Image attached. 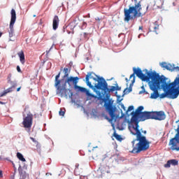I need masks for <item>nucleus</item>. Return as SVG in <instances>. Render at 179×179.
<instances>
[{"instance_id": "nucleus-1", "label": "nucleus", "mask_w": 179, "mask_h": 179, "mask_svg": "<svg viewBox=\"0 0 179 179\" xmlns=\"http://www.w3.org/2000/svg\"><path fill=\"white\" fill-rule=\"evenodd\" d=\"M146 77H141L144 82H150V89L153 92L150 95V99H177L179 95V86L173 81L171 83H167V78L164 76H159L156 72H150L145 69ZM151 79V82H150Z\"/></svg>"}, {"instance_id": "nucleus-2", "label": "nucleus", "mask_w": 179, "mask_h": 179, "mask_svg": "<svg viewBox=\"0 0 179 179\" xmlns=\"http://www.w3.org/2000/svg\"><path fill=\"white\" fill-rule=\"evenodd\" d=\"M143 110V106H139L135 112L131 113V122L136 125L132 124L131 128H133L136 132H131L132 135L136 136V138L131 141L133 150L131 151V153L135 154L141 153V152H146V150L150 148V142L146 139V136L141 134V131L139 130V120H138V118H139L140 121H146V120H143L142 119V114L144 113L142 112ZM145 113L147 112L145 111Z\"/></svg>"}, {"instance_id": "nucleus-3", "label": "nucleus", "mask_w": 179, "mask_h": 179, "mask_svg": "<svg viewBox=\"0 0 179 179\" xmlns=\"http://www.w3.org/2000/svg\"><path fill=\"white\" fill-rule=\"evenodd\" d=\"M142 5L141 4V1L136 3L134 6H130L128 8L124 9V22H129V20H134L135 17H141L142 16Z\"/></svg>"}, {"instance_id": "nucleus-4", "label": "nucleus", "mask_w": 179, "mask_h": 179, "mask_svg": "<svg viewBox=\"0 0 179 179\" xmlns=\"http://www.w3.org/2000/svg\"><path fill=\"white\" fill-rule=\"evenodd\" d=\"M101 99H99V95L98 96L97 95H96V98H94V99H98V100H102V101L104 102V107L106 110L108 111L110 117V119L109 117H106V120L109 122L113 121V120L115 118V107L113 106V103H114V101H113V100L110 99L111 95L110 94V92H108L106 94V98L103 99V95L101 94Z\"/></svg>"}, {"instance_id": "nucleus-5", "label": "nucleus", "mask_w": 179, "mask_h": 179, "mask_svg": "<svg viewBox=\"0 0 179 179\" xmlns=\"http://www.w3.org/2000/svg\"><path fill=\"white\" fill-rule=\"evenodd\" d=\"M64 83L66 84L67 83L70 87L74 86L76 90H78L79 92H82V93H85L86 96L91 97V99H97V96L90 93L89 90L78 85V83H79V77H68Z\"/></svg>"}, {"instance_id": "nucleus-6", "label": "nucleus", "mask_w": 179, "mask_h": 179, "mask_svg": "<svg viewBox=\"0 0 179 179\" xmlns=\"http://www.w3.org/2000/svg\"><path fill=\"white\" fill-rule=\"evenodd\" d=\"M141 118L144 120H155L156 121H163L166 120L164 111L144 112L141 113Z\"/></svg>"}, {"instance_id": "nucleus-7", "label": "nucleus", "mask_w": 179, "mask_h": 179, "mask_svg": "<svg viewBox=\"0 0 179 179\" xmlns=\"http://www.w3.org/2000/svg\"><path fill=\"white\" fill-rule=\"evenodd\" d=\"M143 72H145V74L143 73L141 69L133 68V73L130 76V79H132L133 78V80L129 85V88L124 90L126 93H131V92H132V86H134V83H135V75H136V77L141 79L143 82H145L142 78L148 76V74H146V70H144Z\"/></svg>"}, {"instance_id": "nucleus-8", "label": "nucleus", "mask_w": 179, "mask_h": 179, "mask_svg": "<svg viewBox=\"0 0 179 179\" xmlns=\"http://www.w3.org/2000/svg\"><path fill=\"white\" fill-rule=\"evenodd\" d=\"M177 128L176 126H173L175 132H176L174 138H172L169 143V145L171 146V150H176V152L179 151V120L176 121Z\"/></svg>"}, {"instance_id": "nucleus-9", "label": "nucleus", "mask_w": 179, "mask_h": 179, "mask_svg": "<svg viewBox=\"0 0 179 179\" xmlns=\"http://www.w3.org/2000/svg\"><path fill=\"white\" fill-rule=\"evenodd\" d=\"M98 83L94 85V87L97 89V90H103L105 93H110V92H115L116 87L111 86L110 89L108 88V84L107 81L104 79V78H98Z\"/></svg>"}, {"instance_id": "nucleus-10", "label": "nucleus", "mask_w": 179, "mask_h": 179, "mask_svg": "<svg viewBox=\"0 0 179 179\" xmlns=\"http://www.w3.org/2000/svg\"><path fill=\"white\" fill-rule=\"evenodd\" d=\"M94 75V73L93 72H88L87 75L85 77V82L87 84V86H89V87L90 89H92V90H94V93H96V96H99L98 99H101V92L99 90H97V88H96V87L93 86L92 85V83L90 82V79H93V80H94L95 82H99V78H103V77H100L99 76H96V78H94L93 76H92V75Z\"/></svg>"}, {"instance_id": "nucleus-11", "label": "nucleus", "mask_w": 179, "mask_h": 179, "mask_svg": "<svg viewBox=\"0 0 179 179\" xmlns=\"http://www.w3.org/2000/svg\"><path fill=\"white\" fill-rule=\"evenodd\" d=\"M11 19L10 22L8 34L10 38H12L13 36H15V29H13V26H15V23L16 22V10L15 9H12L10 12Z\"/></svg>"}, {"instance_id": "nucleus-12", "label": "nucleus", "mask_w": 179, "mask_h": 179, "mask_svg": "<svg viewBox=\"0 0 179 179\" xmlns=\"http://www.w3.org/2000/svg\"><path fill=\"white\" fill-rule=\"evenodd\" d=\"M22 125H24V128H27L28 129L31 128V125H33V114L28 113L27 116L24 117Z\"/></svg>"}, {"instance_id": "nucleus-13", "label": "nucleus", "mask_w": 179, "mask_h": 179, "mask_svg": "<svg viewBox=\"0 0 179 179\" xmlns=\"http://www.w3.org/2000/svg\"><path fill=\"white\" fill-rule=\"evenodd\" d=\"M56 88L57 89L58 92H59V93H61V94L65 97H68V92H71L69 89H66V83H62L61 85H59V87H57Z\"/></svg>"}, {"instance_id": "nucleus-14", "label": "nucleus", "mask_w": 179, "mask_h": 179, "mask_svg": "<svg viewBox=\"0 0 179 179\" xmlns=\"http://www.w3.org/2000/svg\"><path fill=\"white\" fill-rule=\"evenodd\" d=\"M58 26H59V17H58V15H55L52 21L53 30H57V29H58Z\"/></svg>"}, {"instance_id": "nucleus-15", "label": "nucleus", "mask_w": 179, "mask_h": 179, "mask_svg": "<svg viewBox=\"0 0 179 179\" xmlns=\"http://www.w3.org/2000/svg\"><path fill=\"white\" fill-rule=\"evenodd\" d=\"M150 31H155L156 34H158L159 31V24H157V22H155L154 24H152L149 27Z\"/></svg>"}, {"instance_id": "nucleus-16", "label": "nucleus", "mask_w": 179, "mask_h": 179, "mask_svg": "<svg viewBox=\"0 0 179 179\" xmlns=\"http://www.w3.org/2000/svg\"><path fill=\"white\" fill-rule=\"evenodd\" d=\"M178 166V160L177 159H170L169 160L166 164H165L164 167L169 168L171 166Z\"/></svg>"}, {"instance_id": "nucleus-17", "label": "nucleus", "mask_w": 179, "mask_h": 179, "mask_svg": "<svg viewBox=\"0 0 179 179\" xmlns=\"http://www.w3.org/2000/svg\"><path fill=\"white\" fill-rule=\"evenodd\" d=\"M59 76H60L59 73L55 76V87H58L59 86H61L62 83H65L63 80H58L59 79Z\"/></svg>"}, {"instance_id": "nucleus-18", "label": "nucleus", "mask_w": 179, "mask_h": 179, "mask_svg": "<svg viewBox=\"0 0 179 179\" xmlns=\"http://www.w3.org/2000/svg\"><path fill=\"white\" fill-rule=\"evenodd\" d=\"M160 66L165 68L167 71H171L173 69V65H171V64H166V62H162Z\"/></svg>"}, {"instance_id": "nucleus-19", "label": "nucleus", "mask_w": 179, "mask_h": 179, "mask_svg": "<svg viewBox=\"0 0 179 179\" xmlns=\"http://www.w3.org/2000/svg\"><path fill=\"white\" fill-rule=\"evenodd\" d=\"M18 56L20 57V61L21 64H24L25 60H24V52L23 51H21L18 53Z\"/></svg>"}, {"instance_id": "nucleus-20", "label": "nucleus", "mask_w": 179, "mask_h": 179, "mask_svg": "<svg viewBox=\"0 0 179 179\" xmlns=\"http://www.w3.org/2000/svg\"><path fill=\"white\" fill-rule=\"evenodd\" d=\"M8 83L11 85V87L8 88V89H11V92H13V89H15L17 86V83L16 81L11 80Z\"/></svg>"}, {"instance_id": "nucleus-21", "label": "nucleus", "mask_w": 179, "mask_h": 179, "mask_svg": "<svg viewBox=\"0 0 179 179\" xmlns=\"http://www.w3.org/2000/svg\"><path fill=\"white\" fill-rule=\"evenodd\" d=\"M18 171H19V174L20 176V177H22L20 179H24L26 178V174L23 173V169H22V166L20 165V166L18 167Z\"/></svg>"}, {"instance_id": "nucleus-22", "label": "nucleus", "mask_w": 179, "mask_h": 179, "mask_svg": "<svg viewBox=\"0 0 179 179\" xmlns=\"http://www.w3.org/2000/svg\"><path fill=\"white\" fill-rule=\"evenodd\" d=\"M11 92H12V88H8L2 94H0V97H3V96H6L8 93H10Z\"/></svg>"}, {"instance_id": "nucleus-23", "label": "nucleus", "mask_w": 179, "mask_h": 179, "mask_svg": "<svg viewBox=\"0 0 179 179\" xmlns=\"http://www.w3.org/2000/svg\"><path fill=\"white\" fill-rule=\"evenodd\" d=\"M64 78H69V73H70L69 69L64 68Z\"/></svg>"}, {"instance_id": "nucleus-24", "label": "nucleus", "mask_w": 179, "mask_h": 179, "mask_svg": "<svg viewBox=\"0 0 179 179\" xmlns=\"http://www.w3.org/2000/svg\"><path fill=\"white\" fill-rule=\"evenodd\" d=\"M17 157L19 159V160H21V162H26V159L23 157V155L20 152L17 153Z\"/></svg>"}, {"instance_id": "nucleus-25", "label": "nucleus", "mask_w": 179, "mask_h": 179, "mask_svg": "<svg viewBox=\"0 0 179 179\" xmlns=\"http://www.w3.org/2000/svg\"><path fill=\"white\" fill-rule=\"evenodd\" d=\"M113 136L114 138H115V139H117V141H119L120 142H121V141H122V137H121V136L117 133H114L113 134Z\"/></svg>"}, {"instance_id": "nucleus-26", "label": "nucleus", "mask_w": 179, "mask_h": 179, "mask_svg": "<svg viewBox=\"0 0 179 179\" xmlns=\"http://www.w3.org/2000/svg\"><path fill=\"white\" fill-rule=\"evenodd\" d=\"M30 139L31 141H32V142H34V143L36 145V148H41L40 143H38V141H37L36 138L30 137Z\"/></svg>"}, {"instance_id": "nucleus-27", "label": "nucleus", "mask_w": 179, "mask_h": 179, "mask_svg": "<svg viewBox=\"0 0 179 179\" xmlns=\"http://www.w3.org/2000/svg\"><path fill=\"white\" fill-rule=\"evenodd\" d=\"M12 81V73H9L7 77V83Z\"/></svg>"}, {"instance_id": "nucleus-28", "label": "nucleus", "mask_w": 179, "mask_h": 179, "mask_svg": "<svg viewBox=\"0 0 179 179\" xmlns=\"http://www.w3.org/2000/svg\"><path fill=\"white\" fill-rule=\"evenodd\" d=\"M59 115H61L62 117H64L65 115V110H62V109H60L59 112Z\"/></svg>"}, {"instance_id": "nucleus-29", "label": "nucleus", "mask_w": 179, "mask_h": 179, "mask_svg": "<svg viewBox=\"0 0 179 179\" xmlns=\"http://www.w3.org/2000/svg\"><path fill=\"white\" fill-rule=\"evenodd\" d=\"M140 132H141V135L142 136V134H144V135H146V134H148V131L146 130H143L142 129H139Z\"/></svg>"}, {"instance_id": "nucleus-30", "label": "nucleus", "mask_w": 179, "mask_h": 179, "mask_svg": "<svg viewBox=\"0 0 179 179\" xmlns=\"http://www.w3.org/2000/svg\"><path fill=\"white\" fill-rule=\"evenodd\" d=\"M171 71H176V72H179V66H173V69Z\"/></svg>"}, {"instance_id": "nucleus-31", "label": "nucleus", "mask_w": 179, "mask_h": 179, "mask_svg": "<svg viewBox=\"0 0 179 179\" xmlns=\"http://www.w3.org/2000/svg\"><path fill=\"white\" fill-rule=\"evenodd\" d=\"M132 110H134V106H130L127 109V112L132 111Z\"/></svg>"}, {"instance_id": "nucleus-32", "label": "nucleus", "mask_w": 179, "mask_h": 179, "mask_svg": "<svg viewBox=\"0 0 179 179\" xmlns=\"http://www.w3.org/2000/svg\"><path fill=\"white\" fill-rule=\"evenodd\" d=\"M17 72L22 73V70L20 69V66H17Z\"/></svg>"}, {"instance_id": "nucleus-33", "label": "nucleus", "mask_w": 179, "mask_h": 179, "mask_svg": "<svg viewBox=\"0 0 179 179\" xmlns=\"http://www.w3.org/2000/svg\"><path fill=\"white\" fill-rule=\"evenodd\" d=\"M116 90H121V87L118 86V85H116Z\"/></svg>"}, {"instance_id": "nucleus-34", "label": "nucleus", "mask_w": 179, "mask_h": 179, "mask_svg": "<svg viewBox=\"0 0 179 179\" xmlns=\"http://www.w3.org/2000/svg\"><path fill=\"white\" fill-rule=\"evenodd\" d=\"M3 177V174L2 173V171H0V178H2Z\"/></svg>"}, {"instance_id": "nucleus-35", "label": "nucleus", "mask_w": 179, "mask_h": 179, "mask_svg": "<svg viewBox=\"0 0 179 179\" xmlns=\"http://www.w3.org/2000/svg\"><path fill=\"white\" fill-rule=\"evenodd\" d=\"M20 89H22V87H20L17 89V92H20Z\"/></svg>"}, {"instance_id": "nucleus-36", "label": "nucleus", "mask_w": 179, "mask_h": 179, "mask_svg": "<svg viewBox=\"0 0 179 179\" xmlns=\"http://www.w3.org/2000/svg\"><path fill=\"white\" fill-rule=\"evenodd\" d=\"M139 30H143V27H142V26H141V27H139Z\"/></svg>"}, {"instance_id": "nucleus-37", "label": "nucleus", "mask_w": 179, "mask_h": 179, "mask_svg": "<svg viewBox=\"0 0 179 179\" xmlns=\"http://www.w3.org/2000/svg\"><path fill=\"white\" fill-rule=\"evenodd\" d=\"M13 169L16 168V166L15 165V163L12 162Z\"/></svg>"}, {"instance_id": "nucleus-38", "label": "nucleus", "mask_w": 179, "mask_h": 179, "mask_svg": "<svg viewBox=\"0 0 179 179\" xmlns=\"http://www.w3.org/2000/svg\"><path fill=\"white\" fill-rule=\"evenodd\" d=\"M96 20H98V22H100L101 19L99 17L96 18Z\"/></svg>"}, {"instance_id": "nucleus-39", "label": "nucleus", "mask_w": 179, "mask_h": 179, "mask_svg": "<svg viewBox=\"0 0 179 179\" xmlns=\"http://www.w3.org/2000/svg\"><path fill=\"white\" fill-rule=\"evenodd\" d=\"M83 24L84 26H85V25L86 26V25L87 24V23H86V22H83Z\"/></svg>"}, {"instance_id": "nucleus-40", "label": "nucleus", "mask_w": 179, "mask_h": 179, "mask_svg": "<svg viewBox=\"0 0 179 179\" xmlns=\"http://www.w3.org/2000/svg\"><path fill=\"white\" fill-rule=\"evenodd\" d=\"M122 108H123V110H125V106H124V105H122Z\"/></svg>"}, {"instance_id": "nucleus-41", "label": "nucleus", "mask_w": 179, "mask_h": 179, "mask_svg": "<svg viewBox=\"0 0 179 179\" xmlns=\"http://www.w3.org/2000/svg\"><path fill=\"white\" fill-rule=\"evenodd\" d=\"M0 104H5V102L0 101Z\"/></svg>"}, {"instance_id": "nucleus-42", "label": "nucleus", "mask_w": 179, "mask_h": 179, "mask_svg": "<svg viewBox=\"0 0 179 179\" xmlns=\"http://www.w3.org/2000/svg\"><path fill=\"white\" fill-rule=\"evenodd\" d=\"M16 170H17L16 167L14 168V171H15V173H16Z\"/></svg>"}, {"instance_id": "nucleus-43", "label": "nucleus", "mask_w": 179, "mask_h": 179, "mask_svg": "<svg viewBox=\"0 0 179 179\" xmlns=\"http://www.w3.org/2000/svg\"><path fill=\"white\" fill-rule=\"evenodd\" d=\"M0 37H2V32H0Z\"/></svg>"}, {"instance_id": "nucleus-44", "label": "nucleus", "mask_w": 179, "mask_h": 179, "mask_svg": "<svg viewBox=\"0 0 179 179\" xmlns=\"http://www.w3.org/2000/svg\"><path fill=\"white\" fill-rule=\"evenodd\" d=\"M48 52H50V50H47L46 51V53L48 54Z\"/></svg>"}, {"instance_id": "nucleus-45", "label": "nucleus", "mask_w": 179, "mask_h": 179, "mask_svg": "<svg viewBox=\"0 0 179 179\" xmlns=\"http://www.w3.org/2000/svg\"><path fill=\"white\" fill-rule=\"evenodd\" d=\"M126 82H128V78H125Z\"/></svg>"}, {"instance_id": "nucleus-46", "label": "nucleus", "mask_w": 179, "mask_h": 179, "mask_svg": "<svg viewBox=\"0 0 179 179\" xmlns=\"http://www.w3.org/2000/svg\"><path fill=\"white\" fill-rule=\"evenodd\" d=\"M92 153H94V149H92Z\"/></svg>"}, {"instance_id": "nucleus-47", "label": "nucleus", "mask_w": 179, "mask_h": 179, "mask_svg": "<svg viewBox=\"0 0 179 179\" xmlns=\"http://www.w3.org/2000/svg\"><path fill=\"white\" fill-rule=\"evenodd\" d=\"M74 33H75V32L73 31L71 32V34H74Z\"/></svg>"}, {"instance_id": "nucleus-48", "label": "nucleus", "mask_w": 179, "mask_h": 179, "mask_svg": "<svg viewBox=\"0 0 179 179\" xmlns=\"http://www.w3.org/2000/svg\"><path fill=\"white\" fill-rule=\"evenodd\" d=\"M142 88L143 89V92H145V87H142Z\"/></svg>"}, {"instance_id": "nucleus-49", "label": "nucleus", "mask_w": 179, "mask_h": 179, "mask_svg": "<svg viewBox=\"0 0 179 179\" xmlns=\"http://www.w3.org/2000/svg\"><path fill=\"white\" fill-rule=\"evenodd\" d=\"M68 34H71V31H68Z\"/></svg>"}, {"instance_id": "nucleus-50", "label": "nucleus", "mask_w": 179, "mask_h": 179, "mask_svg": "<svg viewBox=\"0 0 179 179\" xmlns=\"http://www.w3.org/2000/svg\"><path fill=\"white\" fill-rule=\"evenodd\" d=\"M10 41H13V40H12L11 38H10Z\"/></svg>"}, {"instance_id": "nucleus-51", "label": "nucleus", "mask_w": 179, "mask_h": 179, "mask_svg": "<svg viewBox=\"0 0 179 179\" xmlns=\"http://www.w3.org/2000/svg\"><path fill=\"white\" fill-rule=\"evenodd\" d=\"M129 129H131V127H129Z\"/></svg>"}, {"instance_id": "nucleus-52", "label": "nucleus", "mask_w": 179, "mask_h": 179, "mask_svg": "<svg viewBox=\"0 0 179 179\" xmlns=\"http://www.w3.org/2000/svg\"><path fill=\"white\" fill-rule=\"evenodd\" d=\"M85 36H86V33H84Z\"/></svg>"}, {"instance_id": "nucleus-53", "label": "nucleus", "mask_w": 179, "mask_h": 179, "mask_svg": "<svg viewBox=\"0 0 179 179\" xmlns=\"http://www.w3.org/2000/svg\"><path fill=\"white\" fill-rule=\"evenodd\" d=\"M1 159H2V158L0 157V160H1Z\"/></svg>"}, {"instance_id": "nucleus-54", "label": "nucleus", "mask_w": 179, "mask_h": 179, "mask_svg": "<svg viewBox=\"0 0 179 179\" xmlns=\"http://www.w3.org/2000/svg\"><path fill=\"white\" fill-rule=\"evenodd\" d=\"M34 17H36V15H34Z\"/></svg>"}, {"instance_id": "nucleus-55", "label": "nucleus", "mask_w": 179, "mask_h": 179, "mask_svg": "<svg viewBox=\"0 0 179 179\" xmlns=\"http://www.w3.org/2000/svg\"><path fill=\"white\" fill-rule=\"evenodd\" d=\"M141 93H142V92H140V93H139V94H141Z\"/></svg>"}, {"instance_id": "nucleus-56", "label": "nucleus", "mask_w": 179, "mask_h": 179, "mask_svg": "<svg viewBox=\"0 0 179 179\" xmlns=\"http://www.w3.org/2000/svg\"><path fill=\"white\" fill-rule=\"evenodd\" d=\"M89 152H92V150H89Z\"/></svg>"}]
</instances>
